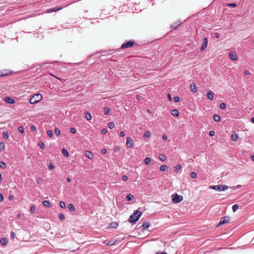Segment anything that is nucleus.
<instances>
[{"mask_svg":"<svg viewBox=\"0 0 254 254\" xmlns=\"http://www.w3.org/2000/svg\"><path fill=\"white\" fill-rule=\"evenodd\" d=\"M142 213L139 210H136L129 217L128 221L131 223H135L141 216Z\"/></svg>","mask_w":254,"mask_h":254,"instance_id":"1","label":"nucleus"},{"mask_svg":"<svg viewBox=\"0 0 254 254\" xmlns=\"http://www.w3.org/2000/svg\"><path fill=\"white\" fill-rule=\"evenodd\" d=\"M42 99V96L40 94H35L29 99V101L31 104H35L40 102Z\"/></svg>","mask_w":254,"mask_h":254,"instance_id":"2","label":"nucleus"},{"mask_svg":"<svg viewBox=\"0 0 254 254\" xmlns=\"http://www.w3.org/2000/svg\"><path fill=\"white\" fill-rule=\"evenodd\" d=\"M210 189L216 190L218 191H224L228 189V186L226 185L211 186Z\"/></svg>","mask_w":254,"mask_h":254,"instance_id":"3","label":"nucleus"},{"mask_svg":"<svg viewBox=\"0 0 254 254\" xmlns=\"http://www.w3.org/2000/svg\"><path fill=\"white\" fill-rule=\"evenodd\" d=\"M183 199L182 195H179L177 193H175L172 195V202L175 203L180 202Z\"/></svg>","mask_w":254,"mask_h":254,"instance_id":"4","label":"nucleus"},{"mask_svg":"<svg viewBox=\"0 0 254 254\" xmlns=\"http://www.w3.org/2000/svg\"><path fill=\"white\" fill-rule=\"evenodd\" d=\"M134 43V41L133 40L127 41L122 45L121 48L122 49H125L131 48L133 46Z\"/></svg>","mask_w":254,"mask_h":254,"instance_id":"5","label":"nucleus"},{"mask_svg":"<svg viewBox=\"0 0 254 254\" xmlns=\"http://www.w3.org/2000/svg\"><path fill=\"white\" fill-rule=\"evenodd\" d=\"M230 220V218L229 216H224L221 219L217 226L225 224L228 223Z\"/></svg>","mask_w":254,"mask_h":254,"instance_id":"6","label":"nucleus"},{"mask_svg":"<svg viewBox=\"0 0 254 254\" xmlns=\"http://www.w3.org/2000/svg\"><path fill=\"white\" fill-rule=\"evenodd\" d=\"M29 102V99H28L26 102H24L23 103H22L21 102L18 103L17 104L19 106V108L22 110L26 109L29 106L28 105Z\"/></svg>","mask_w":254,"mask_h":254,"instance_id":"7","label":"nucleus"},{"mask_svg":"<svg viewBox=\"0 0 254 254\" xmlns=\"http://www.w3.org/2000/svg\"><path fill=\"white\" fill-rule=\"evenodd\" d=\"M126 144L127 146L129 148H133L134 146L133 140L130 137L127 138Z\"/></svg>","mask_w":254,"mask_h":254,"instance_id":"8","label":"nucleus"},{"mask_svg":"<svg viewBox=\"0 0 254 254\" xmlns=\"http://www.w3.org/2000/svg\"><path fill=\"white\" fill-rule=\"evenodd\" d=\"M64 7L61 6V7H56L52 8H49L47 9L46 12L47 13H51L53 12H55L60 10H61Z\"/></svg>","mask_w":254,"mask_h":254,"instance_id":"9","label":"nucleus"},{"mask_svg":"<svg viewBox=\"0 0 254 254\" xmlns=\"http://www.w3.org/2000/svg\"><path fill=\"white\" fill-rule=\"evenodd\" d=\"M229 56L230 59L233 61L237 60L238 58L237 54L233 51L229 52Z\"/></svg>","mask_w":254,"mask_h":254,"instance_id":"10","label":"nucleus"},{"mask_svg":"<svg viewBox=\"0 0 254 254\" xmlns=\"http://www.w3.org/2000/svg\"><path fill=\"white\" fill-rule=\"evenodd\" d=\"M208 43L207 38L206 37L203 38V44L200 48V50L201 51H203L207 47Z\"/></svg>","mask_w":254,"mask_h":254,"instance_id":"11","label":"nucleus"},{"mask_svg":"<svg viewBox=\"0 0 254 254\" xmlns=\"http://www.w3.org/2000/svg\"><path fill=\"white\" fill-rule=\"evenodd\" d=\"M182 24V22L180 21L174 22L171 26V28L175 30L179 26Z\"/></svg>","mask_w":254,"mask_h":254,"instance_id":"12","label":"nucleus"},{"mask_svg":"<svg viewBox=\"0 0 254 254\" xmlns=\"http://www.w3.org/2000/svg\"><path fill=\"white\" fill-rule=\"evenodd\" d=\"M85 156L88 158V159H92L93 157V154L92 152L90 151L86 150L85 152Z\"/></svg>","mask_w":254,"mask_h":254,"instance_id":"13","label":"nucleus"},{"mask_svg":"<svg viewBox=\"0 0 254 254\" xmlns=\"http://www.w3.org/2000/svg\"><path fill=\"white\" fill-rule=\"evenodd\" d=\"M10 72L7 70H0V77H3L8 75Z\"/></svg>","mask_w":254,"mask_h":254,"instance_id":"14","label":"nucleus"},{"mask_svg":"<svg viewBox=\"0 0 254 254\" xmlns=\"http://www.w3.org/2000/svg\"><path fill=\"white\" fill-rule=\"evenodd\" d=\"M8 242V240L6 238H2L0 239V243L3 246H6Z\"/></svg>","mask_w":254,"mask_h":254,"instance_id":"15","label":"nucleus"},{"mask_svg":"<svg viewBox=\"0 0 254 254\" xmlns=\"http://www.w3.org/2000/svg\"><path fill=\"white\" fill-rule=\"evenodd\" d=\"M4 101L7 103L13 104L15 102V100L9 97H4Z\"/></svg>","mask_w":254,"mask_h":254,"instance_id":"16","label":"nucleus"},{"mask_svg":"<svg viewBox=\"0 0 254 254\" xmlns=\"http://www.w3.org/2000/svg\"><path fill=\"white\" fill-rule=\"evenodd\" d=\"M190 90L193 93H195L197 91V88L194 82H192L190 84Z\"/></svg>","mask_w":254,"mask_h":254,"instance_id":"17","label":"nucleus"},{"mask_svg":"<svg viewBox=\"0 0 254 254\" xmlns=\"http://www.w3.org/2000/svg\"><path fill=\"white\" fill-rule=\"evenodd\" d=\"M213 119L216 122H219L221 121V117L217 114H215L213 115Z\"/></svg>","mask_w":254,"mask_h":254,"instance_id":"18","label":"nucleus"},{"mask_svg":"<svg viewBox=\"0 0 254 254\" xmlns=\"http://www.w3.org/2000/svg\"><path fill=\"white\" fill-rule=\"evenodd\" d=\"M206 96L208 98V99H209V100H213V92L212 91L209 90L208 91V92L207 93Z\"/></svg>","mask_w":254,"mask_h":254,"instance_id":"19","label":"nucleus"},{"mask_svg":"<svg viewBox=\"0 0 254 254\" xmlns=\"http://www.w3.org/2000/svg\"><path fill=\"white\" fill-rule=\"evenodd\" d=\"M231 138L233 141H237L238 138V135L236 133L234 132L232 134Z\"/></svg>","mask_w":254,"mask_h":254,"instance_id":"20","label":"nucleus"},{"mask_svg":"<svg viewBox=\"0 0 254 254\" xmlns=\"http://www.w3.org/2000/svg\"><path fill=\"white\" fill-rule=\"evenodd\" d=\"M171 114L174 117H178L179 115V112L178 110L174 109L171 111Z\"/></svg>","mask_w":254,"mask_h":254,"instance_id":"21","label":"nucleus"},{"mask_svg":"<svg viewBox=\"0 0 254 254\" xmlns=\"http://www.w3.org/2000/svg\"><path fill=\"white\" fill-rule=\"evenodd\" d=\"M85 117L86 119L88 121L90 120L92 118L91 115L88 112H86L85 113Z\"/></svg>","mask_w":254,"mask_h":254,"instance_id":"22","label":"nucleus"},{"mask_svg":"<svg viewBox=\"0 0 254 254\" xmlns=\"http://www.w3.org/2000/svg\"><path fill=\"white\" fill-rule=\"evenodd\" d=\"M150 226V224L148 222H144L142 225V227L143 230H145L147 228H148Z\"/></svg>","mask_w":254,"mask_h":254,"instance_id":"23","label":"nucleus"},{"mask_svg":"<svg viewBox=\"0 0 254 254\" xmlns=\"http://www.w3.org/2000/svg\"><path fill=\"white\" fill-rule=\"evenodd\" d=\"M110 227L112 228H116L118 226V224L117 222H112L110 224Z\"/></svg>","mask_w":254,"mask_h":254,"instance_id":"24","label":"nucleus"},{"mask_svg":"<svg viewBox=\"0 0 254 254\" xmlns=\"http://www.w3.org/2000/svg\"><path fill=\"white\" fill-rule=\"evenodd\" d=\"M133 198V196L131 194H129L127 195L126 197V199L127 201H130Z\"/></svg>","mask_w":254,"mask_h":254,"instance_id":"25","label":"nucleus"},{"mask_svg":"<svg viewBox=\"0 0 254 254\" xmlns=\"http://www.w3.org/2000/svg\"><path fill=\"white\" fill-rule=\"evenodd\" d=\"M68 208L71 211H74L75 210V207L72 203H70L67 206Z\"/></svg>","mask_w":254,"mask_h":254,"instance_id":"26","label":"nucleus"},{"mask_svg":"<svg viewBox=\"0 0 254 254\" xmlns=\"http://www.w3.org/2000/svg\"><path fill=\"white\" fill-rule=\"evenodd\" d=\"M43 205L46 207H50L51 205L50 202L48 200H44L43 201Z\"/></svg>","mask_w":254,"mask_h":254,"instance_id":"27","label":"nucleus"},{"mask_svg":"<svg viewBox=\"0 0 254 254\" xmlns=\"http://www.w3.org/2000/svg\"><path fill=\"white\" fill-rule=\"evenodd\" d=\"M168 169V166L166 165H162L160 167V171H165Z\"/></svg>","mask_w":254,"mask_h":254,"instance_id":"28","label":"nucleus"},{"mask_svg":"<svg viewBox=\"0 0 254 254\" xmlns=\"http://www.w3.org/2000/svg\"><path fill=\"white\" fill-rule=\"evenodd\" d=\"M110 112V109L108 107H105L103 109V112L104 115H108Z\"/></svg>","mask_w":254,"mask_h":254,"instance_id":"29","label":"nucleus"},{"mask_svg":"<svg viewBox=\"0 0 254 254\" xmlns=\"http://www.w3.org/2000/svg\"><path fill=\"white\" fill-rule=\"evenodd\" d=\"M151 162V158L149 157H146L144 160V162L146 165H149Z\"/></svg>","mask_w":254,"mask_h":254,"instance_id":"30","label":"nucleus"},{"mask_svg":"<svg viewBox=\"0 0 254 254\" xmlns=\"http://www.w3.org/2000/svg\"><path fill=\"white\" fill-rule=\"evenodd\" d=\"M62 153L65 157H68L69 156L68 151L64 148L62 149Z\"/></svg>","mask_w":254,"mask_h":254,"instance_id":"31","label":"nucleus"},{"mask_svg":"<svg viewBox=\"0 0 254 254\" xmlns=\"http://www.w3.org/2000/svg\"><path fill=\"white\" fill-rule=\"evenodd\" d=\"M159 159L162 161H165L166 159V156L164 154H160L159 155Z\"/></svg>","mask_w":254,"mask_h":254,"instance_id":"32","label":"nucleus"},{"mask_svg":"<svg viewBox=\"0 0 254 254\" xmlns=\"http://www.w3.org/2000/svg\"><path fill=\"white\" fill-rule=\"evenodd\" d=\"M150 136V132L149 131L147 130V131H145V132L144 133V135H143V136L145 138H148Z\"/></svg>","mask_w":254,"mask_h":254,"instance_id":"33","label":"nucleus"},{"mask_svg":"<svg viewBox=\"0 0 254 254\" xmlns=\"http://www.w3.org/2000/svg\"><path fill=\"white\" fill-rule=\"evenodd\" d=\"M190 177L191 178H193V179H194V178H196V177H197V174L195 172H191L190 173Z\"/></svg>","mask_w":254,"mask_h":254,"instance_id":"34","label":"nucleus"},{"mask_svg":"<svg viewBox=\"0 0 254 254\" xmlns=\"http://www.w3.org/2000/svg\"><path fill=\"white\" fill-rule=\"evenodd\" d=\"M239 208V205L238 204H234L232 206V210L234 212H236Z\"/></svg>","mask_w":254,"mask_h":254,"instance_id":"35","label":"nucleus"},{"mask_svg":"<svg viewBox=\"0 0 254 254\" xmlns=\"http://www.w3.org/2000/svg\"><path fill=\"white\" fill-rule=\"evenodd\" d=\"M219 106H220V109H221L222 110H224L226 108V104L225 103H221L220 104Z\"/></svg>","mask_w":254,"mask_h":254,"instance_id":"36","label":"nucleus"},{"mask_svg":"<svg viewBox=\"0 0 254 254\" xmlns=\"http://www.w3.org/2000/svg\"><path fill=\"white\" fill-rule=\"evenodd\" d=\"M47 135L50 137H52L53 136V132L51 130H48L47 131Z\"/></svg>","mask_w":254,"mask_h":254,"instance_id":"37","label":"nucleus"},{"mask_svg":"<svg viewBox=\"0 0 254 254\" xmlns=\"http://www.w3.org/2000/svg\"><path fill=\"white\" fill-rule=\"evenodd\" d=\"M59 218L61 220L63 221V220H64L65 219L64 215L63 213H59Z\"/></svg>","mask_w":254,"mask_h":254,"instance_id":"38","label":"nucleus"},{"mask_svg":"<svg viewBox=\"0 0 254 254\" xmlns=\"http://www.w3.org/2000/svg\"><path fill=\"white\" fill-rule=\"evenodd\" d=\"M60 206L62 208H66V204L64 202V201H61L60 203Z\"/></svg>","mask_w":254,"mask_h":254,"instance_id":"39","label":"nucleus"},{"mask_svg":"<svg viewBox=\"0 0 254 254\" xmlns=\"http://www.w3.org/2000/svg\"><path fill=\"white\" fill-rule=\"evenodd\" d=\"M115 127V124L113 122H110L108 124V127L112 129Z\"/></svg>","mask_w":254,"mask_h":254,"instance_id":"40","label":"nucleus"},{"mask_svg":"<svg viewBox=\"0 0 254 254\" xmlns=\"http://www.w3.org/2000/svg\"><path fill=\"white\" fill-rule=\"evenodd\" d=\"M0 167L2 169H4L6 167V164L2 161L0 162Z\"/></svg>","mask_w":254,"mask_h":254,"instance_id":"41","label":"nucleus"},{"mask_svg":"<svg viewBox=\"0 0 254 254\" xmlns=\"http://www.w3.org/2000/svg\"><path fill=\"white\" fill-rule=\"evenodd\" d=\"M181 166L180 165H177L175 166L174 167L175 171L176 172H178L181 169Z\"/></svg>","mask_w":254,"mask_h":254,"instance_id":"42","label":"nucleus"},{"mask_svg":"<svg viewBox=\"0 0 254 254\" xmlns=\"http://www.w3.org/2000/svg\"><path fill=\"white\" fill-rule=\"evenodd\" d=\"M18 130L20 133H23L24 132V128L22 126H20L18 127Z\"/></svg>","mask_w":254,"mask_h":254,"instance_id":"43","label":"nucleus"},{"mask_svg":"<svg viewBox=\"0 0 254 254\" xmlns=\"http://www.w3.org/2000/svg\"><path fill=\"white\" fill-rule=\"evenodd\" d=\"M55 134L57 135H60V133H61V131L58 128H56L55 129Z\"/></svg>","mask_w":254,"mask_h":254,"instance_id":"44","label":"nucleus"},{"mask_svg":"<svg viewBox=\"0 0 254 254\" xmlns=\"http://www.w3.org/2000/svg\"><path fill=\"white\" fill-rule=\"evenodd\" d=\"M38 145L42 149H44L45 148V144L44 142H43L42 141H40L38 143Z\"/></svg>","mask_w":254,"mask_h":254,"instance_id":"45","label":"nucleus"},{"mask_svg":"<svg viewBox=\"0 0 254 254\" xmlns=\"http://www.w3.org/2000/svg\"><path fill=\"white\" fill-rule=\"evenodd\" d=\"M35 206L34 205H32L30 207V213H34L35 212Z\"/></svg>","mask_w":254,"mask_h":254,"instance_id":"46","label":"nucleus"},{"mask_svg":"<svg viewBox=\"0 0 254 254\" xmlns=\"http://www.w3.org/2000/svg\"><path fill=\"white\" fill-rule=\"evenodd\" d=\"M2 136H3V138L7 139L8 137V134L7 132H3Z\"/></svg>","mask_w":254,"mask_h":254,"instance_id":"47","label":"nucleus"},{"mask_svg":"<svg viewBox=\"0 0 254 254\" xmlns=\"http://www.w3.org/2000/svg\"><path fill=\"white\" fill-rule=\"evenodd\" d=\"M180 99L179 96H175L174 98V101L176 103L179 102L180 101Z\"/></svg>","mask_w":254,"mask_h":254,"instance_id":"48","label":"nucleus"},{"mask_svg":"<svg viewBox=\"0 0 254 254\" xmlns=\"http://www.w3.org/2000/svg\"><path fill=\"white\" fill-rule=\"evenodd\" d=\"M228 6L232 7H235L237 6V4L235 3H231L227 4Z\"/></svg>","mask_w":254,"mask_h":254,"instance_id":"49","label":"nucleus"},{"mask_svg":"<svg viewBox=\"0 0 254 254\" xmlns=\"http://www.w3.org/2000/svg\"><path fill=\"white\" fill-rule=\"evenodd\" d=\"M70 132H71V133H73V134H74V133H76V129H75V128H74V127H71V128H70Z\"/></svg>","mask_w":254,"mask_h":254,"instance_id":"50","label":"nucleus"},{"mask_svg":"<svg viewBox=\"0 0 254 254\" xmlns=\"http://www.w3.org/2000/svg\"><path fill=\"white\" fill-rule=\"evenodd\" d=\"M4 148V143L3 142H0V150H2Z\"/></svg>","mask_w":254,"mask_h":254,"instance_id":"51","label":"nucleus"},{"mask_svg":"<svg viewBox=\"0 0 254 254\" xmlns=\"http://www.w3.org/2000/svg\"><path fill=\"white\" fill-rule=\"evenodd\" d=\"M107 246H112L115 244L114 242H112V241H108V243H105Z\"/></svg>","mask_w":254,"mask_h":254,"instance_id":"52","label":"nucleus"},{"mask_svg":"<svg viewBox=\"0 0 254 254\" xmlns=\"http://www.w3.org/2000/svg\"><path fill=\"white\" fill-rule=\"evenodd\" d=\"M54 168V165L53 163H51L49 166H48V169L50 170H51L52 169H53Z\"/></svg>","mask_w":254,"mask_h":254,"instance_id":"53","label":"nucleus"},{"mask_svg":"<svg viewBox=\"0 0 254 254\" xmlns=\"http://www.w3.org/2000/svg\"><path fill=\"white\" fill-rule=\"evenodd\" d=\"M15 234L14 232H11L10 233V238L11 239H13L15 238Z\"/></svg>","mask_w":254,"mask_h":254,"instance_id":"54","label":"nucleus"},{"mask_svg":"<svg viewBox=\"0 0 254 254\" xmlns=\"http://www.w3.org/2000/svg\"><path fill=\"white\" fill-rule=\"evenodd\" d=\"M120 150V148L119 146H116L114 148V151L115 152H118Z\"/></svg>","mask_w":254,"mask_h":254,"instance_id":"55","label":"nucleus"},{"mask_svg":"<svg viewBox=\"0 0 254 254\" xmlns=\"http://www.w3.org/2000/svg\"><path fill=\"white\" fill-rule=\"evenodd\" d=\"M37 183L38 184H41L43 182V179L41 178H38L36 181Z\"/></svg>","mask_w":254,"mask_h":254,"instance_id":"56","label":"nucleus"},{"mask_svg":"<svg viewBox=\"0 0 254 254\" xmlns=\"http://www.w3.org/2000/svg\"><path fill=\"white\" fill-rule=\"evenodd\" d=\"M107 130L106 128H103L101 130V132L102 134H105L107 133Z\"/></svg>","mask_w":254,"mask_h":254,"instance_id":"57","label":"nucleus"},{"mask_svg":"<svg viewBox=\"0 0 254 254\" xmlns=\"http://www.w3.org/2000/svg\"><path fill=\"white\" fill-rule=\"evenodd\" d=\"M31 131H35L36 130V127L34 126V125L32 126L31 127Z\"/></svg>","mask_w":254,"mask_h":254,"instance_id":"58","label":"nucleus"},{"mask_svg":"<svg viewBox=\"0 0 254 254\" xmlns=\"http://www.w3.org/2000/svg\"><path fill=\"white\" fill-rule=\"evenodd\" d=\"M162 139L164 141H166L167 140V136L166 134H164L162 136Z\"/></svg>","mask_w":254,"mask_h":254,"instance_id":"59","label":"nucleus"},{"mask_svg":"<svg viewBox=\"0 0 254 254\" xmlns=\"http://www.w3.org/2000/svg\"><path fill=\"white\" fill-rule=\"evenodd\" d=\"M215 134V132L214 131H209V134L210 136H213Z\"/></svg>","mask_w":254,"mask_h":254,"instance_id":"60","label":"nucleus"},{"mask_svg":"<svg viewBox=\"0 0 254 254\" xmlns=\"http://www.w3.org/2000/svg\"><path fill=\"white\" fill-rule=\"evenodd\" d=\"M122 179L124 181H127V177L126 175H123L122 176Z\"/></svg>","mask_w":254,"mask_h":254,"instance_id":"61","label":"nucleus"},{"mask_svg":"<svg viewBox=\"0 0 254 254\" xmlns=\"http://www.w3.org/2000/svg\"><path fill=\"white\" fill-rule=\"evenodd\" d=\"M106 152H107V150L106 149L104 148L101 150V153L102 154H105V153H106Z\"/></svg>","mask_w":254,"mask_h":254,"instance_id":"62","label":"nucleus"},{"mask_svg":"<svg viewBox=\"0 0 254 254\" xmlns=\"http://www.w3.org/2000/svg\"><path fill=\"white\" fill-rule=\"evenodd\" d=\"M13 198H14V196L12 195H9L8 197V199L9 200H12L13 199Z\"/></svg>","mask_w":254,"mask_h":254,"instance_id":"63","label":"nucleus"},{"mask_svg":"<svg viewBox=\"0 0 254 254\" xmlns=\"http://www.w3.org/2000/svg\"><path fill=\"white\" fill-rule=\"evenodd\" d=\"M120 134L121 137H124L125 135L124 131H121Z\"/></svg>","mask_w":254,"mask_h":254,"instance_id":"64","label":"nucleus"}]
</instances>
